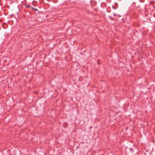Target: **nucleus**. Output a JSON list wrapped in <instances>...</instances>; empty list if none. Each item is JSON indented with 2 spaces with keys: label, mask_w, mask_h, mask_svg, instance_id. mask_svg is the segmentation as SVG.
<instances>
[{
  "label": "nucleus",
  "mask_w": 155,
  "mask_h": 155,
  "mask_svg": "<svg viewBox=\"0 0 155 155\" xmlns=\"http://www.w3.org/2000/svg\"><path fill=\"white\" fill-rule=\"evenodd\" d=\"M33 10H38V9H35H35H34H34H33Z\"/></svg>",
  "instance_id": "f257e3e1"
},
{
  "label": "nucleus",
  "mask_w": 155,
  "mask_h": 155,
  "mask_svg": "<svg viewBox=\"0 0 155 155\" xmlns=\"http://www.w3.org/2000/svg\"><path fill=\"white\" fill-rule=\"evenodd\" d=\"M26 7H29V5H28Z\"/></svg>",
  "instance_id": "f03ea898"
}]
</instances>
